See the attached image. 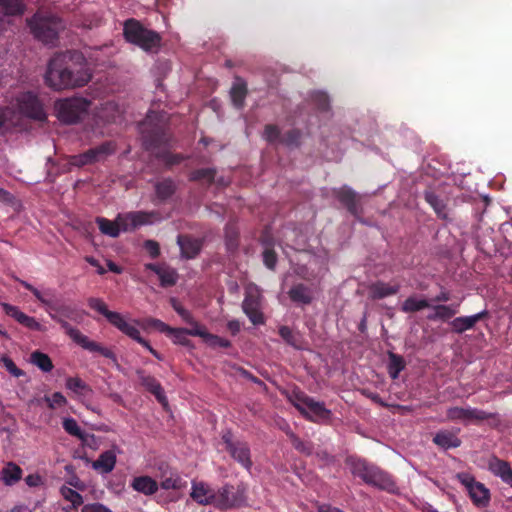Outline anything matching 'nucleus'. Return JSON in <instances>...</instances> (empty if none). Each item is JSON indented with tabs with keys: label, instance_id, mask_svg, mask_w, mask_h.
Segmentation results:
<instances>
[{
	"label": "nucleus",
	"instance_id": "nucleus-1",
	"mask_svg": "<svg viewBox=\"0 0 512 512\" xmlns=\"http://www.w3.org/2000/svg\"><path fill=\"white\" fill-rule=\"evenodd\" d=\"M92 78L84 55L76 50L55 54L48 63L45 83L54 90L83 87Z\"/></svg>",
	"mask_w": 512,
	"mask_h": 512
},
{
	"label": "nucleus",
	"instance_id": "nucleus-2",
	"mask_svg": "<svg viewBox=\"0 0 512 512\" xmlns=\"http://www.w3.org/2000/svg\"><path fill=\"white\" fill-rule=\"evenodd\" d=\"M42 305L46 307L49 316L60 324L61 328L73 342L85 350L90 352H97L105 358L116 361V355L111 349L90 340L86 335L82 334L79 329L71 326L67 322V319L72 321L81 320V315L74 306L65 303H59L48 298L45 299Z\"/></svg>",
	"mask_w": 512,
	"mask_h": 512
},
{
	"label": "nucleus",
	"instance_id": "nucleus-3",
	"mask_svg": "<svg viewBox=\"0 0 512 512\" xmlns=\"http://www.w3.org/2000/svg\"><path fill=\"white\" fill-rule=\"evenodd\" d=\"M346 464L353 476L359 477L368 485L387 492H393L397 488L390 474L365 459L349 456Z\"/></svg>",
	"mask_w": 512,
	"mask_h": 512
},
{
	"label": "nucleus",
	"instance_id": "nucleus-4",
	"mask_svg": "<svg viewBox=\"0 0 512 512\" xmlns=\"http://www.w3.org/2000/svg\"><path fill=\"white\" fill-rule=\"evenodd\" d=\"M30 32L35 39L44 43L54 45L58 40L59 32L63 29V23L56 14L38 10L27 20Z\"/></svg>",
	"mask_w": 512,
	"mask_h": 512
},
{
	"label": "nucleus",
	"instance_id": "nucleus-5",
	"mask_svg": "<svg viewBox=\"0 0 512 512\" xmlns=\"http://www.w3.org/2000/svg\"><path fill=\"white\" fill-rule=\"evenodd\" d=\"M123 35L127 42L140 47L145 52H157L162 42L158 32L146 28L134 18L124 22Z\"/></svg>",
	"mask_w": 512,
	"mask_h": 512
},
{
	"label": "nucleus",
	"instance_id": "nucleus-6",
	"mask_svg": "<svg viewBox=\"0 0 512 512\" xmlns=\"http://www.w3.org/2000/svg\"><path fill=\"white\" fill-rule=\"evenodd\" d=\"M290 400L293 406L308 421L320 423L329 421L331 418V410L327 409L323 402L314 400L304 392H294Z\"/></svg>",
	"mask_w": 512,
	"mask_h": 512
},
{
	"label": "nucleus",
	"instance_id": "nucleus-7",
	"mask_svg": "<svg viewBox=\"0 0 512 512\" xmlns=\"http://www.w3.org/2000/svg\"><path fill=\"white\" fill-rule=\"evenodd\" d=\"M91 102L83 97H71L55 102V113L64 124H76L88 114Z\"/></svg>",
	"mask_w": 512,
	"mask_h": 512
},
{
	"label": "nucleus",
	"instance_id": "nucleus-8",
	"mask_svg": "<svg viewBox=\"0 0 512 512\" xmlns=\"http://www.w3.org/2000/svg\"><path fill=\"white\" fill-rule=\"evenodd\" d=\"M16 106L23 117L38 122L47 121L48 114L45 105L39 96L32 91L20 93L16 97Z\"/></svg>",
	"mask_w": 512,
	"mask_h": 512
},
{
	"label": "nucleus",
	"instance_id": "nucleus-9",
	"mask_svg": "<svg viewBox=\"0 0 512 512\" xmlns=\"http://www.w3.org/2000/svg\"><path fill=\"white\" fill-rule=\"evenodd\" d=\"M157 119L158 114L150 111L142 123L141 133L146 150L159 148L167 141L164 124L161 121L154 123Z\"/></svg>",
	"mask_w": 512,
	"mask_h": 512
},
{
	"label": "nucleus",
	"instance_id": "nucleus-10",
	"mask_svg": "<svg viewBox=\"0 0 512 512\" xmlns=\"http://www.w3.org/2000/svg\"><path fill=\"white\" fill-rule=\"evenodd\" d=\"M246 501L244 485L225 484L216 491L214 506L221 510L235 509L243 506Z\"/></svg>",
	"mask_w": 512,
	"mask_h": 512
},
{
	"label": "nucleus",
	"instance_id": "nucleus-11",
	"mask_svg": "<svg viewBox=\"0 0 512 512\" xmlns=\"http://www.w3.org/2000/svg\"><path fill=\"white\" fill-rule=\"evenodd\" d=\"M160 216L157 211H130L118 213V223L124 233L135 231L141 226L151 225L159 220Z\"/></svg>",
	"mask_w": 512,
	"mask_h": 512
},
{
	"label": "nucleus",
	"instance_id": "nucleus-12",
	"mask_svg": "<svg viewBox=\"0 0 512 512\" xmlns=\"http://www.w3.org/2000/svg\"><path fill=\"white\" fill-rule=\"evenodd\" d=\"M222 441L225 444V449L229 455L244 469L250 471L253 466V462L251 459L249 444L245 441L234 440L232 433L229 431L222 435Z\"/></svg>",
	"mask_w": 512,
	"mask_h": 512
},
{
	"label": "nucleus",
	"instance_id": "nucleus-13",
	"mask_svg": "<svg viewBox=\"0 0 512 512\" xmlns=\"http://www.w3.org/2000/svg\"><path fill=\"white\" fill-rule=\"evenodd\" d=\"M495 416V413L472 407L454 406L448 408L446 411V417L449 421H459L464 425L477 424L484 420L492 419Z\"/></svg>",
	"mask_w": 512,
	"mask_h": 512
},
{
	"label": "nucleus",
	"instance_id": "nucleus-14",
	"mask_svg": "<svg viewBox=\"0 0 512 512\" xmlns=\"http://www.w3.org/2000/svg\"><path fill=\"white\" fill-rule=\"evenodd\" d=\"M457 479L468 491L474 505L486 507L490 502V491L484 484L475 480L469 473H458Z\"/></svg>",
	"mask_w": 512,
	"mask_h": 512
},
{
	"label": "nucleus",
	"instance_id": "nucleus-15",
	"mask_svg": "<svg viewBox=\"0 0 512 512\" xmlns=\"http://www.w3.org/2000/svg\"><path fill=\"white\" fill-rule=\"evenodd\" d=\"M88 306L103 315L111 325L120 330L123 334L132 326L131 322L125 320V318L119 312L110 311L107 308L105 302L96 297H90L87 300Z\"/></svg>",
	"mask_w": 512,
	"mask_h": 512
},
{
	"label": "nucleus",
	"instance_id": "nucleus-16",
	"mask_svg": "<svg viewBox=\"0 0 512 512\" xmlns=\"http://www.w3.org/2000/svg\"><path fill=\"white\" fill-rule=\"evenodd\" d=\"M333 194L337 200L346 207L350 214L360 219L363 211L360 196L353 189L348 186H342L338 189H334Z\"/></svg>",
	"mask_w": 512,
	"mask_h": 512
},
{
	"label": "nucleus",
	"instance_id": "nucleus-17",
	"mask_svg": "<svg viewBox=\"0 0 512 512\" xmlns=\"http://www.w3.org/2000/svg\"><path fill=\"white\" fill-rule=\"evenodd\" d=\"M2 308L6 315L12 317L24 327L32 331L39 332H43L46 330L45 327L40 322H38L34 317L25 314L17 306L8 303H2Z\"/></svg>",
	"mask_w": 512,
	"mask_h": 512
},
{
	"label": "nucleus",
	"instance_id": "nucleus-18",
	"mask_svg": "<svg viewBox=\"0 0 512 512\" xmlns=\"http://www.w3.org/2000/svg\"><path fill=\"white\" fill-rule=\"evenodd\" d=\"M401 285L398 282L375 281L368 286V295L372 300H381L398 294Z\"/></svg>",
	"mask_w": 512,
	"mask_h": 512
},
{
	"label": "nucleus",
	"instance_id": "nucleus-19",
	"mask_svg": "<svg viewBox=\"0 0 512 512\" xmlns=\"http://www.w3.org/2000/svg\"><path fill=\"white\" fill-rule=\"evenodd\" d=\"M177 244L180 247L183 258L193 259L202 250L203 240L189 235H178Z\"/></svg>",
	"mask_w": 512,
	"mask_h": 512
},
{
	"label": "nucleus",
	"instance_id": "nucleus-20",
	"mask_svg": "<svg viewBox=\"0 0 512 512\" xmlns=\"http://www.w3.org/2000/svg\"><path fill=\"white\" fill-rule=\"evenodd\" d=\"M137 377L141 383V385L149 391L151 394L155 396L158 402L164 404L166 403L165 392L160 384V382L153 376L146 374L143 369L136 370Z\"/></svg>",
	"mask_w": 512,
	"mask_h": 512
},
{
	"label": "nucleus",
	"instance_id": "nucleus-21",
	"mask_svg": "<svg viewBox=\"0 0 512 512\" xmlns=\"http://www.w3.org/2000/svg\"><path fill=\"white\" fill-rule=\"evenodd\" d=\"M488 470L512 488V468L509 462L492 456L488 460Z\"/></svg>",
	"mask_w": 512,
	"mask_h": 512
},
{
	"label": "nucleus",
	"instance_id": "nucleus-22",
	"mask_svg": "<svg viewBox=\"0 0 512 512\" xmlns=\"http://www.w3.org/2000/svg\"><path fill=\"white\" fill-rule=\"evenodd\" d=\"M243 312L254 325L265 323L263 313L260 310V302L257 296L247 294L242 303Z\"/></svg>",
	"mask_w": 512,
	"mask_h": 512
},
{
	"label": "nucleus",
	"instance_id": "nucleus-23",
	"mask_svg": "<svg viewBox=\"0 0 512 512\" xmlns=\"http://www.w3.org/2000/svg\"><path fill=\"white\" fill-rule=\"evenodd\" d=\"M216 491L204 482H192L190 497L200 505H214Z\"/></svg>",
	"mask_w": 512,
	"mask_h": 512
},
{
	"label": "nucleus",
	"instance_id": "nucleus-24",
	"mask_svg": "<svg viewBox=\"0 0 512 512\" xmlns=\"http://www.w3.org/2000/svg\"><path fill=\"white\" fill-rule=\"evenodd\" d=\"M488 317V310H483L479 313L470 316L457 317L452 320L451 327L453 332L457 334H462L466 330L472 329L477 322L487 319Z\"/></svg>",
	"mask_w": 512,
	"mask_h": 512
},
{
	"label": "nucleus",
	"instance_id": "nucleus-25",
	"mask_svg": "<svg viewBox=\"0 0 512 512\" xmlns=\"http://www.w3.org/2000/svg\"><path fill=\"white\" fill-rule=\"evenodd\" d=\"M131 487L133 490L142 493L145 496H151L158 491L159 484L152 477L142 475L133 478Z\"/></svg>",
	"mask_w": 512,
	"mask_h": 512
},
{
	"label": "nucleus",
	"instance_id": "nucleus-26",
	"mask_svg": "<svg viewBox=\"0 0 512 512\" xmlns=\"http://www.w3.org/2000/svg\"><path fill=\"white\" fill-rule=\"evenodd\" d=\"M459 303L458 304H437V305H431L430 308L433 309V313L429 314L427 316V319L430 321H447L454 317L458 311H459Z\"/></svg>",
	"mask_w": 512,
	"mask_h": 512
},
{
	"label": "nucleus",
	"instance_id": "nucleus-27",
	"mask_svg": "<svg viewBox=\"0 0 512 512\" xmlns=\"http://www.w3.org/2000/svg\"><path fill=\"white\" fill-rule=\"evenodd\" d=\"M433 442L442 449L448 450L461 445L460 438L452 431L441 430L433 437Z\"/></svg>",
	"mask_w": 512,
	"mask_h": 512
},
{
	"label": "nucleus",
	"instance_id": "nucleus-28",
	"mask_svg": "<svg viewBox=\"0 0 512 512\" xmlns=\"http://www.w3.org/2000/svg\"><path fill=\"white\" fill-rule=\"evenodd\" d=\"M190 326H191V328H173V327H171L167 334L172 336L173 342L175 344H179V345H182L185 347H192L193 346L192 342L187 336L189 335V336L196 337L193 334V331L199 329V324L190 325Z\"/></svg>",
	"mask_w": 512,
	"mask_h": 512
},
{
	"label": "nucleus",
	"instance_id": "nucleus-29",
	"mask_svg": "<svg viewBox=\"0 0 512 512\" xmlns=\"http://www.w3.org/2000/svg\"><path fill=\"white\" fill-rule=\"evenodd\" d=\"M24 0H0V21L6 16H19L25 11Z\"/></svg>",
	"mask_w": 512,
	"mask_h": 512
},
{
	"label": "nucleus",
	"instance_id": "nucleus-30",
	"mask_svg": "<svg viewBox=\"0 0 512 512\" xmlns=\"http://www.w3.org/2000/svg\"><path fill=\"white\" fill-rule=\"evenodd\" d=\"M95 222L98 225L100 232L106 236L117 238L122 232L121 225L118 223V215L114 220H109L105 217L99 216L95 219Z\"/></svg>",
	"mask_w": 512,
	"mask_h": 512
},
{
	"label": "nucleus",
	"instance_id": "nucleus-31",
	"mask_svg": "<svg viewBox=\"0 0 512 512\" xmlns=\"http://www.w3.org/2000/svg\"><path fill=\"white\" fill-rule=\"evenodd\" d=\"M237 82L233 84L230 90V97L233 105L237 109H241L244 107L245 98L247 96L248 90L246 82L241 78H236Z\"/></svg>",
	"mask_w": 512,
	"mask_h": 512
},
{
	"label": "nucleus",
	"instance_id": "nucleus-32",
	"mask_svg": "<svg viewBox=\"0 0 512 512\" xmlns=\"http://www.w3.org/2000/svg\"><path fill=\"white\" fill-rule=\"evenodd\" d=\"M21 467L14 462L7 463L1 471V480L7 486H13L22 478Z\"/></svg>",
	"mask_w": 512,
	"mask_h": 512
},
{
	"label": "nucleus",
	"instance_id": "nucleus-33",
	"mask_svg": "<svg viewBox=\"0 0 512 512\" xmlns=\"http://www.w3.org/2000/svg\"><path fill=\"white\" fill-rule=\"evenodd\" d=\"M288 295L293 302L303 305H308L313 300L310 288L302 283L294 285L289 290Z\"/></svg>",
	"mask_w": 512,
	"mask_h": 512
},
{
	"label": "nucleus",
	"instance_id": "nucleus-34",
	"mask_svg": "<svg viewBox=\"0 0 512 512\" xmlns=\"http://www.w3.org/2000/svg\"><path fill=\"white\" fill-rule=\"evenodd\" d=\"M115 147L112 142L106 141L99 146L87 150L91 164L100 162L106 159L109 155L113 154Z\"/></svg>",
	"mask_w": 512,
	"mask_h": 512
},
{
	"label": "nucleus",
	"instance_id": "nucleus-35",
	"mask_svg": "<svg viewBox=\"0 0 512 512\" xmlns=\"http://www.w3.org/2000/svg\"><path fill=\"white\" fill-rule=\"evenodd\" d=\"M116 465V454L113 450H107L101 453L93 463V468L102 473H110Z\"/></svg>",
	"mask_w": 512,
	"mask_h": 512
},
{
	"label": "nucleus",
	"instance_id": "nucleus-36",
	"mask_svg": "<svg viewBox=\"0 0 512 512\" xmlns=\"http://www.w3.org/2000/svg\"><path fill=\"white\" fill-rule=\"evenodd\" d=\"M431 304L426 298H420L416 295L409 296L401 305V311L404 313H415L426 308H430Z\"/></svg>",
	"mask_w": 512,
	"mask_h": 512
},
{
	"label": "nucleus",
	"instance_id": "nucleus-37",
	"mask_svg": "<svg viewBox=\"0 0 512 512\" xmlns=\"http://www.w3.org/2000/svg\"><path fill=\"white\" fill-rule=\"evenodd\" d=\"M225 245L228 251L234 252L239 246V229L235 222L229 221L224 229Z\"/></svg>",
	"mask_w": 512,
	"mask_h": 512
},
{
	"label": "nucleus",
	"instance_id": "nucleus-38",
	"mask_svg": "<svg viewBox=\"0 0 512 512\" xmlns=\"http://www.w3.org/2000/svg\"><path fill=\"white\" fill-rule=\"evenodd\" d=\"M176 192V184L171 178H165L155 184V193L160 201H166Z\"/></svg>",
	"mask_w": 512,
	"mask_h": 512
},
{
	"label": "nucleus",
	"instance_id": "nucleus-39",
	"mask_svg": "<svg viewBox=\"0 0 512 512\" xmlns=\"http://www.w3.org/2000/svg\"><path fill=\"white\" fill-rule=\"evenodd\" d=\"M426 202L434 209L437 216L441 219H447L446 205L442 199L432 190L424 192Z\"/></svg>",
	"mask_w": 512,
	"mask_h": 512
},
{
	"label": "nucleus",
	"instance_id": "nucleus-40",
	"mask_svg": "<svg viewBox=\"0 0 512 512\" xmlns=\"http://www.w3.org/2000/svg\"><path fill=\"white\" fill-rule=\"evenodd\" d=\"M388 358H389L388 367H387L388 373H389V376L393 380H395L398 378L400 372L405 369L406 363H405L404 358L401 355L393 353V352L388 353Z\"/></svg>",
	"mask_w": 512,
	"mask_h": 512
},
{
	"label": "nucleus",
	"instance_id": "nucleus-41",
	"mask_svg": "<svg viewBox=\"0 0 512 512\" xmlns=\"http://www.w3.org/2000/svg\"><path fill=\"white\" fill-rule=\"evenodd\" d=\"M161 478L159 486L164 490H178L182 487V479L175 471H165L162 473Z\"/></svg>",
	"mask_w": 512,
	"mask_h": 512
},
{
	"label": "nucleus",
	"instance_id": "nucleus-42",
	"mask_svg": "<svg viewBox=\"0 0 512 512\" xmlns=\"http://www.w3.org/2000/svg\"><path fill=\"white\" fill-rule=\"evenodd\" d=\"M126 336H128L129 338L133 339L134 341H136L137 343H139L140 345H142L144 348H146L155 358H157L158 360H163V357L162 355L156 351L151 345L150 343L145 340L141 334H140V331L138 330V328L136 326H134L132 324V326L127 330V332L125 333Z\"/></svg>",
	"mask_w": 512,
	"mask_h": 512
},
{
	"label": "nucleus",
	"instance_id": "nucleus-43",
	"mask_svg": "<svg viewBox=\"0 0 512 512\" xmlns=\"http://www.w3.org/2000/svg\"><path fill=\"white\" fill-rule=\"evenodd\" d=\"M216 170L214 168H201L192 171L189 174L191 182H205L211 185L214 182Z\"/></svg>",
	"mask_w": 512,
	"mask_h": 512
},
{
	"label": "nucleus",
	"instance_id": "nucleus-44",
	"mask_svg": "<svg viewBox=\"0 0 512 512\" xmlns=\"http://www.w3.org/2000/svg\"><path fill=\"white\" fill-rule=\"evenodd\" d=\"M30 362L43 372H50L54 367L51 358L41 351L32 352Z\"/></svg>",
	"mask_w": 512,
	"mask_h": 512
},
{
	"label": "nucleus",
	"instance_id": "nucleus-45",
	"mask_svg": "<svg viewBox=\"0 0 512 512\" xmlns=\"http://www.w3.org/2000/svg\"><path fill=\"white\" fill-rule=\"evenodd\" d=\"M66 387L73 393L83 397L92 393V389L78 377H69L66 380Z\"/></svg>",
	"mask_w": 512,
	"mask_h": 512
},
{
	"label": "nucleus",
	"instance_id": "nucleus-46",
	"mask_svg": "<svg viewBox=\"0 0 512 512\" xmlns=\"http://www.w3.org/2000/svg\"><path fill=\"white\" fill-rule=\"evenodd\" d=\"M302 132L297 128L287 131L281 138L280 144L288 148H298L301 145Z\"/></svg>",
	"mask_w": 512,
	"mask_h": 512
},
{
	"label": "nucleus",
	"instance_id": "nucleus-47",
	"mask_svg": "<svg viewBox=\"0 0 512 512\" xmlns=\"http://www.w3.org/2000/svg\"><path fill=\"white\" fill-rule=\"evenodd\" d=\"M162 287L174 286L178 280V273L175 269L164 266L158 275Z\"/></svg>",
	"mask_w": 512,
	"mask_h": 512
},
{
	"label": "nucleus",
	"instance_id": "nucleus-48",
	"mask_svg": "<svg viewBox=\"0 0 512 512\" xmlns=\"http://www.w3.org/2000/svg\"><path fill=\"white\" fill-rule=\"evenodd\" d=\"M262 243L266 246L262 254L263 263L268 269L275 270L277 264V254L272 248V244L269 243L267 240L263 239Z\"/></svg>",
	"mask_w": 512,
	"mask_h": 512
},
{
	"label": "nucleus",
	"instance_id": "nucleus-49",
	"mask_svg": "<svg viewBox=\"0 0 512 512\" xmlns=\"http://www.w3.org/2000/svg\"><path fill=\"white\" fill-rule=\"evenodd\" d=\"M132 324L134 326H135V324H137V325L141 324L143 328H154V329H156L162 333H166V334L168 333V331L171 328L169 325H167L163 321L156 319V318H152V317L146 318L142 322L134 320Z\"/></svg>",
	"mask_w": 512,
	"mask_h": 512
},
{
	"label": "nucleus",
	"instance_id": "nucleus-50",
	"mask_svg": "<svg viewBox=\"0 0 512 512\" xmlns=\"http://www.w3.org/2000/svg\"><path fill=\"white\" fill-rule=\"evenodd\" d=\"M263 138L270 144H280L282 138L280 128L275 124L265 125Z\"/></svg>",
	"mask_w": 512,
	"mask_h": 512
},
{
	"label": "nucleus",
	"instance_id": "nucleus-51",
	"mask_svg": "<svg viewBox=\"0 0 512 512\" xmlns=\"http://www.w3.org/2000/svg\"><path fill=\"white\" fill-rule=\"evenodd\" d=\"M156 157L160 159L168 168L180 164L185 159L182 154H173L169 151L159 152Z\"/></svg>",
	"mask_w": 512,
	"mask_h": 512
},
{
	"label": "nucleus",
	"instance_id": "nucleus-52",
	"mask_svg": "<svg viewBox=\"0 0 512 512\" xmlns=\"http://www.w3.org/2000/svg\"><path fill=\"white\" fill-rule=\"evenodd\" d=\"M293 447L302 454L311 455L313 452V444L311 442L302 441L294 433L289 434Z\"/></svg>",
	"mask_w": 512,
	"mask_h": 512
},
{
	"label": "nucleus",
	"instance_id": "nucleus-53",
	"mask_svg": "<svg viewBox=\"0 0 512 512\" xmlns=\"http://www.w3.org/2000/svg\"><path fill=\"white\" fill-rule=\"evenodd\" d=\"M172 307L176 311V313L182 318V320L188 325H196L199 324L198 321L195 320L192 313L185 309L181 304H179L175 299L171 300Z\"/></svg>",
	"mask_w": 512,
	"mask_h": 512
},
{
	"label": "nucleus",
	"instance_id": "nucleus-54",
	"mask_svg": "<svg viewBox=\"0 0 512 512\" xmlns=\"http://www.w3.org/2000/svg\"><path fill=\"white\" fill-rule=\"evenodd\" d=\"M62 425H63L64 430L68 434H70L72 436H75L77 438H84V437H86L84 435V431L79 427V425H78V423H77V421L75 419H73V418H65L63 420Z\"/></svg>",
	"mask_w": 512,
	"mask_h": 512
},
{
	"label": "nucleus",
	"instance_id": "nucleus-55",
	"mask_svg": "<svg viewBox=\"0 0 512 512\" xmlns=\"http://www.w3.org/2000/svg\"><path fill=\"white\" fill-rule=\"evenodd\" d=\"M311 100L319 111H328L330 107L329 97L326 93L318 91L311 95Z\"/></svg>",
	"mask_w": 512,
	"mask_h": 512
},
{
	"label": "nucleus",
	"instance_id": "nucleus-56",
	"mask_svg": "<svg viewBox=\"0 0 512 512\" xmlns=\"http://www.w3.org/2000/svg\"><path fill=\"white\" fill-rule=\"evenodd\" d=\"M61 494L67 501L71 502L74 507H78L83 504L82 495L74 489L63 487L61 489Z\"/></svg>",
	"mask_w": 512,
	"mask_h": 512
},
{
	"label": "nucleus",
	"instance_id": "nucleus-57",
	"mask_svg": "<svg viewBox=\"0 0 512 512\" xmlns=\"http://www.w3.org/2000/svg\"><path fill=\"white\" fill-rule=\"evenodd\" d=\"M279 335L287 344L295 348H300L297 335H295L288 326H281L279 328Z\"/></svg>",
	"mask_w": 512,
	"mask_h": 512
},
{
	"label": "nucleus",
	"instance_id": "nucleus-58",
	"mask_svg": "<svg viewBox=\"0 0 512 512\" xmlns=\"http://www.w3.org/2000/svg\"><path fill=\"white\" fill-rule=\"evenodd\" d=\"M193 334L197 337L202 338V340L211 348L218 347V341L211 340L210 336H216L215 334L209 333L206 327L199 323V329L194 330Z\"/></svg>",
	"mask_w": 512,
	"mask_h": 512
},
{
	"label": "nucleus",
	"instance_id": "nucleus-59",
	"mask_svg": "<svg viewBox=\"0 0 512 512\" xmlns=\"http://www.w3.org/2000/svg\"><path fill=\"white\" fill-rule=\"evenodd\" d=\"M1 362L3 363L6 370L14 377H21L24 375V371L18 368L10 357L3 355L1 357Z\"/></svg>",
	"mask_w": 512,
	"mask_h": 512
},
{
	"label": "nucleus",
	"instance_id": "nucleus-60",
	"mask_svg": "<svg viewBox=\"0 0 512 512\" xmlns=\"http://www.w3.org/2000/svg\"><path fill=\"white\" fill-rule=\"evenodd\" d=\"M69 164L71 166H75L81 168L86 165H91V161L88 155V152L85 151L83 153L72 155L69 157Z\"/></svg>",
	"mask_w": 512,
	"mask_h": 512
},
{
	"label": "nucleus",
	"instance_id": "nucleus-61",
	"mask_svg": "<svg viewBox=\"0 0 512 512\" xmlns=\"http://www.w3.org/2000/svg\"><path fill=\"white\" fill-rule=\"evenodd\" d=\"M14 111L9 107L0 108V129L6 125H13Z\"/></svg>",
	"mask_w": 512,
	"mask_h": 512
},
{
	"label": "nucleus",
	"instance_id": "nucleus-62",
	"mask_svg": "<svg viewBox=\"0 0 512 512\" xmlns=\"http://www.w3.org/2000/svg\"><path fill=\"white\" fill-rule=\"evenodd\" d=\"M45 401L48 404V407L53 409L56 406H63L66 404V398L60 392H55L51 397H45Z\"/></svg>",
	"mask_w": 512,
	"mask_h": 512
},
{
	"label": "nucleus",
	"instance_id": "nucleus-63",
	"mask_svg": "<svg viewBox=\"0 0 512 512\" xmlns=\"http://www.w3.org/2000/svg\"><path fill=\"white\" fill-rule=\"evenodd\" d=\"M144 248L153 259L160 255V246L155 240H146L144 242Z\"/></svg>",
	"mask_w": 512,
	"mask_h": 512
},
{
	"label": "nucleus",
	"instance_id": "nucleus-64",
	"mask_svg": "<svg viewBox=\"0 0 512 512\" xmlns=\"http://www.w3.org/2000/svg\"><path fill=\"white\" fill-rule=\"evenodd\" d=\"M81 512H112L109 508L101 503L86 504L82 507Z\"/></svg>",
	"mask_w": 512,
	"mask_h": 512
}]
</instances>
